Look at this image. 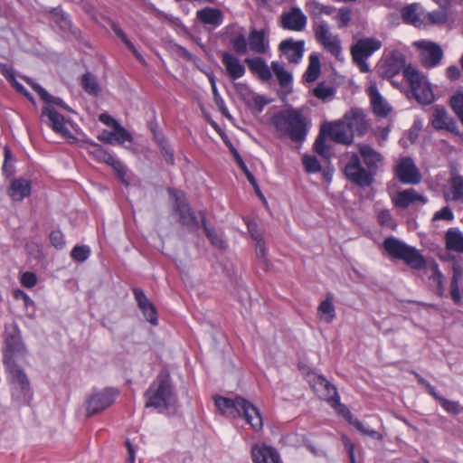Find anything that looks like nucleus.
<instances>
[{"instance_id": "e2e57ef3", "label": "nucleus", "mask_w": 463, "mask_h": 463, "mask_svg": "<svg viewBox=\"0 0 463 463\" xmlns=\"http://www.w3.org/2000/svg\"><path fill=\"white\" fill-rule=\"evenodd\" d=\"M331 405L334 407H339L341 413L345 416L346 420L353 426H354L355 421H360L359 420H357L354 417L352 412L345 405L341 404L340 402H339V404L332 403Z\"/></svg>"}, {"instance_id": "2f4dec72", "label": "nucleus", "mask_w": 463, "mask_h": 463, "mask_svg": "<svg viewBox=\"0 0 463 463\" xmlns=\"http://www.w3.org/2000/svg\"><path fill=\"white\" fill-rule=\"evenodd\" d=\"M200 215L202 219V225L211 243L220 250L225 249V241L222 239V237L216 232V231L213 228L207 225L205 214L203 212H201Z\"/></svg>"}, {"instance_id": "e433bc0d", "label": "nucleus", "mask_w": 463, "mask_h": 463, "mask_svg": "<svg viewBox=\"0 0 463 463\" xmlns=\"http://www.w3.org/2000/svg\"><path fill=\"white\" fill-rule=\"evenodd\" d=\"M317 311L323 316L321 317L322 320L326 323H331L335 317V311L332 303V298L327 297L324 301H322L318 306Z\"/></svg>"}, {"instance_id": "423d86ee", "label": "nucleus", "mask_w": 463, "mask_h": 463, "mask_svg": "<svg viewBox=\"0 0 463 463\" xmlns=\"http://www.w3.org/2000/svg\"><path fill=\"white\" fill-rule=\"evenodd\" d=\"M26 348L22 340L18 326L14 323L6 325L4 335V363L19 362L25 357Z\"/></svg>"}, {"instance_id": "4c0bfd02", "label": "nucleus", "mask_w": 463, "mask_h": 463, "mask_svg": "<svg viewBox=\"0 0 463 463\" xmlns=\"http://www.w3.org/2000/svg\"><path fill=\"white\" fill-rule=\"evenodd\" d=\"M81 87L87 93L94 96H98L100 91L96 77L90 72L83 74Z\"/></svg>"}, {"instance_id": "603ef678", "label": "nucleus", "mask_w": 463, "mask_h": 463, "mask_svg": "<svg viewBox=\"0 0 463 463\" xmlns=\"http://www.w3.org/2000/svg\"><path fill=\"white\" fill-rule=\"evenodd\" d=\"M458 276L459 275L455 270L454 274H453V278L451 279V283H450V296H451L452 300L456 304L460 303V300H461V294H460V290H459V287H458Z\"/></svg>"}, {"instance_id": "c03bdc74", "label": "nucleus", "mask_w": 463, "mask_h": 463, "mask_svg": "<svg viewBox=\"0 0 463 463\" xmlns=\"http://www.w3.org/2000/svg\"><path fill=\"white\" fill-rule=\"evenodd\" d=\"M313 94L317 99L326 100L335 95V89L332 86L326 85L325 82H320L313 90Z\"/></svg>"}, {"instance_id": "3c124183", "label": "nucleus", "mask_w": 463, "mask_h": 463, "mask_svg": "<svg viewBox=\"0 0 463 463\" xmlns=\"http://www.w3.org/2000/svg\"><path fill=\"white\" fill-rule=\"evenodd\" d=\"M90 253V248L86 245H81L75 246L71 252V256L74 260L82 262L89 258Z\"/></svg>"}, {"instance_id": "b1692460", "label": "nucleus", "mask_w": 463, "mask_h": 463, "mask_svg": "<svg viewBox=\"0 0 463 463\" xmlns=\"http://www.w3.org/2000/svg\"><path fill=\"white\" fill-rule=\"evenodd\" d=\"M344 121L353 136H363L368 128L364 115L359 110H351L349 113L345 114Z\"/></svg>"}, {"instance_id": "a878e982", "label": "nucleus", "mask_w": 463, "mask_h": 463, "mask_svg": "<svg viewBox=\"0 0 463 463\" xmlns=\"http://www.w3.org/2000/svg\"><path fill=\"white\" fill-rule=\"evenodd\" d=\"M404 68H406L404 56L398 52H394L384 61L383 73L387 78H392Z\"/></svg>"}, {"instance_id": "1a4fd4ad", "label": "nucleus", "mask_w": 463, "mask_h": 463, "mask_svg": "<svg viewBox=\"0 0 463 463\" xmlns=\"http://www.w3.org/2000/svg\"><path fill=\"white\" fill-rule=\"evenodd\" d=\"M8 381L12 386V395L15 399H23L30 391V382L18 362L4 363Z\"/></svg>"}, {"instance_id": "2eb2a0df", "label": "nucleus", "mask_w": 463, "mask_h": 463, "mask_svg": "<svg viewBox=\"0 0 463 463\" xmlns=\"http://www.w3.org/2000/svg\"><path fill=\"white\" fill-rule=\"evenodd\" d=\"M118 393V391L114 389H105L102 392L92 394L88 401L87 416L90 417L110 406Z\"/></svg>"}, {"instance_id": "a18cd8bd", "label": "nucleus", "mask_w": 463, "mask_h": 463, "mask_svg": "<svg viewBox=\"0 0 463 463\" xmlns=\"http://www.w3.org/2000/svg\"><path fill=\"white\" fill-rule=\"evenodd\" d=\"M339 28L346 27L352 20V10L347 6L341 7L335 16Z\"/></svg>"}, {"instance_id": "5701e85b", "label": "nucleus", "mask_w": 463, "mask_h": 463, "mask_svg": "<svg viewBox=\"0 0 463 463\" xmlns=\"http://www.w3.org/2000/svg\"><path fill=\"white\" fill-rule=\"evenodd\" d=\"M221 58L226 72L232 80H238L244 75L245 67L234 54L223 52L221 54Z\"/></svg>"}, {"instance_id": "39448f33", "label": "nucleus", "mask_w": 463, "mask_h": 463, "mask_svg": "<svg viewBox=\"0 0 463 463\" xmlns=\"http://www.w3.org/2000/svg\"><path fill=\"white\" fill-rule=\"evenodd\" d=\"M383 247L391 257L403 260L411 269L420 270L426 267V260L420 252L397 238L385 239Z\"/></svg>"}, {"instance_id": "864d4df0", "label": "nucleus", "mask_w": 463, "mask_h": 463, "mask_svg": "<svg viewBox=\"0 0 463 463\" xmlns=\"http://www.w3.org/2000/svg\"><path fill=\"white\" fill-rule=\"evenodd\" d=\"M439 402L443 407V409L449 413L458 415L461 411V407L458 402L442 398L439 399Z\"/></svg>"}, {"instance_id": "c85d7f7f", "label": "nucleus", "mask_w": 463, "mask_h": 463, "mask_svg": "<svg viewBox=\"0 0 463 463\" xmlns=\"http://www.w3.org/2000/svg\"><path fill=\"white\" fill-rule=\"evenodd\" d=\"M14 201H22L31 194V184L25 179H15L12 182L8 192Z\"/></svg>"}, {"instance_id": "de8ad7c7", "label": "nucleus", "mask_w": 463, "mask_h": 463, "mask_svg": "<svg viewBox=\"0 0 463 463\" xmlns=\"http://www.w3.org/2000/svg\"><path fill=\"white\" fill-rule=\"evenodd\" d=\"M302 163L307 173H317L321 170V165L314 156H304L302 157Z\"/></svg>"}, {"instance_id": "bb28decb", "label": "nucleus", "mask_w": 463, "mask_h": 463, "mask_svg": "<svg viewBox=\"0 0 463 463\" xmlns=\"http://www.w3.org/2000/svg\"><path fill=\"white\" fill-rule=\"evenodd\" d=\"M420 6L418 4L409 5L402 9V17L407 24L420 27L424 24L425 12H420Z\"/></svg>"}, {"instance_id": "a211bd4d", "label": "nucleus", "mask_w": 463, "mask_h": 463, "mask_svg": "<svg viewBox=\"0 0 463 463\" xmlns=\"http://www.w3.org/2000/svg\"><path fill=\"white\" fill-rule=\"evenodd\" d=\"M312 388L317 394L328 402L339 404L337 390L328 380L322 375H314Z\"/></svg>"}, {"instance_id": "f257e3e1", "label": "nucleus", "mask_w": 463, "mask_h": 463, "mask_svg": "<svg viewBox=\"0 0 463 463\" xmlns=\"http://www.w3.org/2000/svg\"><path fill=\"white\" fill-rule=\"evenodd\" d=\"M357 146L368 170L362 166L359 156L354 154L345 167V175L354 184L365 187L372 184L373 176L376 174L383 157L369 145L358 144Z\"/></svg>"}, {"instance_id": "7c9ffc66", "label": "nucleus", "mask_w": 463, "mask_h": 463, "mask_svg": "<svg viewBox=\"0 0 463 463\" xmlns=\"http://www.w3.org/2000/svg\"><path fill=\"white\" fill-rule=\"evenodd\" d=\"M245 62L248 64L251 72L257 74L262 80H269L271 78V72L263 59L247 58Z\"/></svg>"}, {"instance_id": "c9c22d12", "label": "nucleus", "mask_w": 463, "mask_h": 463, "mask_svg": "<svg viewBox=\"0 0 463 463\" xmlns=\"http://www.w3.org/2000/svg\"><path fill=\"white\" fill-rule=\"evenodd\" d=\"M430 270V280H431V284L436 287V293L439 296H442L445 290L444 283H443V275L441 274L439 266L437 263H432L429 267Z\"/></svg>"}, {"instance_id": "4d7b16f0", "label": "nucleus", "mask_w": 463, "mask_h": 463, "mask_svg": "<svg viewBox=\"0 0 463 463\" xmlns=\"http://www.w3.org/2000/svg\"><path fill=\"white\" fill-rule=\"evenodd\" d=\"M354 427L359 432H361L364 435H367V436H369L373 439H378V440L383 439V435L381 433H379L376 430H369V429L365 428L364 425L361 421H355Z\"/></svg>"}, {"instance_id": "dca6fc26", "label": "nucleus", "mask_w": 463, "mask_h": 463, "mask_svg": "<svg viewBox=\"0 0 463 463\" xmlns=\"http://www.w3.org/2000/svg\"><path fill=\"white\" fill-rule=\"evenodd\" d=\"M395 174L402 184H417L421 181V175L411 157L400 160Z\"/></svg>"}, {"instance_id": "0e129e2a", "label": "nucleus", "mask_w": 463, "mask_h": 463, "mask_svg": "<svg viewBox=\"0 0 463 463\" xmlns=\"http://www.w3.org/2000/svg\"><path fill=\"white\" fill-rule=\"evenodd\" d=\"M54 19L55 23L58 24V25L63 29H69L71 26V21L68 19V17L64 14H60L59 12L54 13Z\"/></svg>"}, {"instance_id": "5fc2aeb1", "label": "nucleus", "mask_w": 463, "mask_h": 463, "mask_svg": "<svg viewBox=\"0 0 463 463\" xmlns=\"http://www.w3.org/2000/svg\"><path fill=\"white\" fill-rule=\"evenodd\" d=\"M232 154L237 165H239V167L242 170V172L246 175L248 181H254V175L248 169L242 157L240 156L239 152L237 151V149L235 147H232Z\"/></svg>"}, {"instance_id": "6e6d98bb", "label": "nucleus", "mask_w": 463, "mask_h": 463, "mask_svg": "<svg viewBox=\"0 0 463 463\" xmlns=\"http://www.w3.org/2000/svg\"><path fill=\"white\" fill-rule=\"evenodd\" d=\"M211 84H212V90H213V98H214V101H215L216 105L219 107V109L222 111V115L228 116L229 115L228 109H226V107L224 105V101H223V99H222V97L220 96V94H219V92L217 90V88H216V85H215V80H214L213 78L211 79Z\"/></svg>"}, {"instance_id": "ea45409f", "label": "nucleus", "mask_w": 463, "mask_h": 463, "mask_svg": "<svg viewBox=\"0 0 463 463\" xmlns=\"http://www.w3.org/2000/svg\"><path fill=\"white\" fill-rule=\"evenodd\" d=\"M424 18H427L431 24H444L448 21L449 14L446 7L441 5L439 10L425 13Z\"/></svg>"}, {"instance_id": "49530a36", "label": "nucleus", "mask_w": 463, "mask_h": 463, "mask_svg": "<svg viewBox=\"0 0 463 463\" xmlns=\"http://www.w3.org/2000/svg\"><path fill=\"white\" fill-rule=\"evenodd\" d=\"M249 230L251 232V236L256 241V255L257 257L263 261V263H267L266 258V250L264 246V241L262 237L260 234H255L251 229V226L249 225Z\"/></svg>"}, {"instance_id": "473e14b6", "label": "nucleus", "mask_w": 463, "mask_h": 463, "mask_svg": "<svg viewBox=\"0 0 463 463\" xmlns=\"http://www.w3.org/2000/svg\"><path fill=\"white\" fill-rule=\"evenodd\" d=\"M446 247L449 250L463 253V235L458 231L449 230L445 235Z\"/></svg>"}, {"instance_id": "09e8293b", "label": "nucleus", "mask_w": 463, "mask_h": 463, "mask_svg": "<svg viewBox=\"0 0 463 463\" xmlns=\"http://www.w3.org/2000/svg\"><path fill=\"white\" fill-rule=\"evenodd\" d=\"M326 132H322L321 130L314 144V150L316 151V153H317L319 156L323 157L329 156L328 148L326 144Z\"/></svg>"}, {"instance_id": "338daca9", "label": "nucleus", "mask_w": 463, "mask_h": 463, "mask_svg": "<svg viewBox=\"0 0 463 463\" xmlns=\"http://www.w3.org/2000/svg\"><path fill=\"white\" fill-rule=\"evenodd\" d=\"M27 82L31 85L33 90H35L40 98L44 100L51 98V94H49L43 88H42L39 84L33 82L32 80L27 79Z\"/></svg>"}, {"instance_id": "bf43d9fd", "label": "nucleus", "mask_w": 463, "mask_h": 463, "mask_svg": "<svg viewBox=\"0 0 463 463\" xmlns=\"http://www.w3.org/2000/svg\"><path fill=\"white\" fill-rule=\"evenodd\" d=\"M50 240L52 244L57 249L62 248L65 244L63 234L60 231L52 232L50 234Z\"/></svg>"}, {"instance_id": "6ab92c4d", "label": "nucleus", "mask_w": 463, "mask_h": 463, "mask_svg": "<svg viewBox=\"0 0 463 463\" xmlns=\"http://www.w3.org/2000/svg\"><path fill=\"white\" fill-rule=\"evenodd\" d=\"M430 122L432 127L437 130H448L453 132L457 128L456 121L441 106L433 107L430 116Z\"/></svg>"}, {"instance_id": "f704fd0d", "label": "nucleus", "mask_w": 463, "mask_h": 463, "mask_svg": "<svg viewBox=\"0 0 463 463\" xmlns=\"http://www.w3.org/2000/svg\"><path fill=\"white\" fill-rule=\"evenodd\" d=\"M449 192L453 201L463 200V176L456 172H453L449 181Z\"/></svg>"}, {"instance_id": "412c9836", "label": "nucleus", "mask_w": 463, "mask_h": 463, "mask_svg": "<svg viewBox=\"0 0 463 463\" xmlns=\"http://www.w3.org/2000/svg\"><path fill=\"white\" fill-rule=\"evenodd\" d=\"M373 112L379 118H386L392 111V107L386 99L380 94L378 88L372 85L368 88Z\"/></svg>"}, {"instance_id": "4468645a", "label": "nucleus", "mask_w": 463, "mask_h": 463, "mask_svg": "<svg viewBox=\"0 0 463 463\" xmlns=\"http://www.w3.org/2000/svg\"><path fill=\"white\" fill-rule=\"evenodd\" d=\"M316 39L336 59H340L342 48L337 36H333L326 23L317 24L315 29Z\"/></svg>"}, {"instance_id": "f03ea898", "label": "nucleus", "mask_w": 463, "mask_h": 463, "mask_svg": "<svg viewBox=\"0 0 463 463\" xmlns=\"http://www.w3.org/2000/svg\"><path fill=\"white\" fill-rule=\"evenodd\" d=\"M271 124L279 137H288L293 142L301 143L306 139L308 121L301 109H288L275 114Z\"/></svg>"}, {"instance_id": "9b49d317", "label": "nucleus", "mask_w": 463, "mask_h": 463, "mask_svg": "<svg viewBox=\"0 0 463 463\" xmlns=\"http://www.w3.org/2000/svg\"><path fill=\"white\" fill-rule=\"evenodd\" d=\"M279 24L284 30L302 32L307 27V16L300 7L293 5L281 13Z\"/></svg>"}, {"instance_id": "79ce46f5", "label": "nucleus", "mask_w": 463, "mask_h": 463, "mask_svg": "<svg viewBox=\"0 0 463 463\" xmlns=\"http://www.w3.org/2000/svg\"><path fill=\"white\" fill-rule=\"evenodd\" d=\"M138 307L142 310L143 315L146 317V320L150 324H152L153 326L157 325L158 320L156 317V310L155 306L151 303L149 299L140 304Z\"/></svg>"}, {"instance_id": "f8f14e48", "label": "nucleus", "mask_w": 463, "mask_h": 463, "mask_svg": "<svg viewBox=\"0 0 463 463\" xmlns=\"http://www.w3.org/2000/svg\"><path fill=\"white\" fill-rule=\"evenodd\" d=\"M41 118L55 133L61 135L69 140H76L75 137L66 126L69 120H66L65 118L52 106L43 108Z\"/></svg>"}, {"instance_id": "6e6552de", "label": "nucleus", "mask_w": 463, "mask_h": 463, "mask_svg": "<svg viewBox=\"0 0 463 463\" xmlns=\"http://www.w3.org/2000/svg\"><path fill=\"white\" fill-rule=\"evenodd\" d=\"M382 47V43L376 38L360 39L351 48V54L354 62L359 67L362 72L370 71L366 60Z\"/></svg>"}, {"instance_id": "7ed1b4c3", "label": "nucleus", "mask_w": 463, "mask_h": 463, "mask_svg": "<svg viewBox=\"0 0 463 463\" xmlns=\"http://www.w3.org/2000/svg\"><path fill=\"white\" fill-rule=\"evenodd\" d=\"M215 405L222 414L232 418L243 415L251 428L258 431L262 429L263 421L259 410L249 401L237 396L234 399L217 397Z\"/></svg>"}, {"instance_id": "393cba45", "label": "nucleus", "mask_w": 463, "mask_h": 463, "mask_svg": "<svg viewBox=\"0 0 463 463\" xmlns=\"http://www.w3.org/2000/svg\"><path fill=\"white\" fill-rule=\"evenodd\" d=\"M393 204L402 209H406L414 202L420 201L421 203H426L427 199L418 194L415 189L409 188L401 192H398L394 196L392 197Z\"/></svg>"}, {"instance_id": "ddd939ff", "label": "nucleus", "mask_w": 463, "mask_h": 463, "mask_svg": "<svg viewBox=\"0 0 463 463\" xmlns=\"http://www.w3.org/2000/svg\"><path fill=\"white\" fill-rule=\"evenodd\" d=\"M420 51V61L425 68L438 66L443 58V50L436 43L421 41L415 43Z\"/></svg>"}, {"instance_id": "a19ab883", "label": "nucleus", "mask_w": 463, "mask_h": 463, "mask_svg": "<svg viewBox=\"0 0 463 463\" xmlns=\"http://www.w3.org/2000/svg\"><path fill=\"white\" fill-rule=\"evenodd\" d=\"M232 50L240 55H245L248 52V42L244 34L238 33L231 39Z\"/></svg>"}, {"instance_id": "4be33fe9", "label": "nucleus", "mask_w": 463, "mask_h": 463, "mask_svg": "<svg viewBox=\"0 0 463 463\" xmlns=\"http://www.w3.org/2000/svg\"><path fill=\"white\" fill-rule=\"evenodd\" d=\"M251 458L253 463H281L278 451L267 445H254L251 448Z\"/></svg>"}, {"instance_id": "cd10ccee", "label": "nucleus", "mask_w": 463, "mask_h": 463, "mask_svg": "<svg viewBox=\"0 0 463 463\" xmlns=\"http://www.w3.org/2000/svg\"><path fill=\"white\" fill-rule=\"evenodd\" d=\"M196 16L203 24L214 27L219 26L223 19L222 11L213 7H204L197 11Z\"/></svg>"}, {"instance_id": "0eeeda50", "label": "nucleus", "mask_w": 463, "mask_h": 463, "mask_svg": "<svg viewBox=\"0 0 463 463\" xmlns=\"http://www.w3.org/2000/svg\"><path fill=\"white\" fill-rule=\"evenodd\" d=\"M403 75L409 81L412 94L419 103L430 104L434 100L431 86L423 73L409 65L404 68Z\"/></svg>"}, {"instance_id": "13d9d810", "label": "nucleus", "mask_w": 463, "mask_h": 463, "mask_svg": "<svg viewBox=\"0 0 463 463\" xmlns=\"http://www.w3.org/2000/svg\"><path fill=\"white\" fill-rule=\"evenodd\" d=\"M454 218V214L451 209L449 206L443 207L441 210L435 213L432 221L444 220V221H452Z\"/></svg>"}, {"instance_id": "9d476101", "label": "nucleus", "mask_w": 463, "mask_h": 463, "mask_svg": "<svg viewBox=\"0 0 463 463\" xmlns=\"http://www.w3.org/2000/svg\"><path fill=\"white\" fill-rule=\"evenodd\" d=\"M170 194L175 199V211L179 216V222L188 228H198L199 222L194 212L189 206L183 192L169 189Z\"/></svg>"}, {"instance_id": "aec40b11", "label": "nucleus", "mask_w": 463, "mask_h": 463, "mask_svg": "<svg viewBox=\"0 0 463 463\" xmlns=\"http://www.w3.org/2000/svg\"><path fill=\"white\" fill-rule=\"evenodd\" d=\"M304 46L305 42L302 40L287 39L279 43V48L289 62L297 64L303 57Z\"/></svg>"}, {"instance_id": "8fccbe9b", "label": "nucleus", "mask_w": 463, "mask_h": 463, "mask_svg": "<svg viewBox=\"0 0 463 463\" xmlns=\"http://www.w3.org/2000/svg\"><path fill=\"white\" fill-rule=\"evenodd\" d=\"M115 143L123 144L124 142H131L132 137L130 133L121 127L118 122H114Z\"/></svg>"}, {"instance_id": "774afa93", "label": "nucleus", "mask_w": 463, "mask_h": 463, "mask_svg": "<svg viewBox=\"0 0 463 463\" xmlns=\"http://www.w3.org/2000/svg\"><path fill=\"white\" fill-rule=\"evenodd\" d=\"M98 139L107 144H115V130L108 131L104 130L99 137Z\"/></svg>"}, {"instance_id": "20e7f679", "label": "nucleus", "mask_w": 463, "mask_h": 463, "mask_svg": "<svg viewBox=\"0 0 463 463\" xmlns=\"http://www.w3.org/2000/svg\"><path fill=\"white\" fill-rule=\"evenodd\" d=\"M145 406L159 412L167 410L176 402V395L171 383L170 375L160 373L145 392Z\"/></svg>"}, {"instance_id": "f3484780", "label": "nucleus", "mask_w": 463, "mask_h": 463, "mask_svg": "<svg viewBox=\"0 0 463 463\" xmlns=\"http://www.w3.org/2000/svg\"><path fill=\"white\" fill-rule=\"evenodd\" d=\"M322 132H326L333 141L339 144H351L354 137L344 120L324 124L322 126Z\"/></svg>"}, {"instance_id": "c756f323", "label": "nucleus", "mask_w": 463, "mask_h": 463, "mask_svg": "<svg viewBox=\"0 0 463 463\" xmlns=\"http://www.w3.org/2000/svg\"><path fill=\"white\" fill-rule=\"evenodd\" d=\"M248 44L250 49L255 53H264L268 48L265 43V33L264 31L251 29L249 37Z\"/></svg>"}, {"instance_id": "58836bf2", "label": "nucleus", "mask_w": 463, "mask_h": 463, "mask_svg": "<svg viewBox=\"0 0 463 463\" xmlns=\"http://www.w3.org/2000/svg\"><path fill=\"white\" fill-rule=\"evenodd\" d=\"M271 69L281 87H287L292 80L291 74L278 61L271 62Z\"/></svg>"}, {"instance_id": "69168bd1", "label": "nucleus", "mask_w": 463, "mask_h": 463, "mask_svg": "<svg viewBox=\"0 0 463 463\" xmlns=\"http://www.w3.org/2000/svg\"><path fill=\"white\" fill-rule=\"evenodd\" d=\"M342 441L347 449L351 463H356L354 455V444L345 435L342 437Z\"/></svg>"}, {"instance_id": "72a5a7b5", "label": "nucleus", "mask_w": 463, "mask_h": 463, "mask_svg": "<svg viewBox=\"0 0 463 463\" xmlns=\"http://www.w3.org/2000/svg\"><path fill=\"white\" fill-rule=\"evenodd\" d=\"M321 65L317 54L313 53L309 56V64L305 72V79L307 82H314L320 75Z\"/></svg>"}, {"instance_id": "052dcab7", "label": "nucleus", "mask_w": 463, "mask_h": 463, "mask_svg": "<svg viewBox=\"0 0 463 463\" xmlns=\"http://www.w3.org/2000/svg\"><path fill=\"white\" fill-rule=\"evenodd\" d=\"M21 283L26 288H33L37 283L36 275L33 272H24L21 277Z\"/></svg>"}, {"instance_id": "680f3d73", "label": "nucleus", "mask_w": 463, "mask_h": 463, "mask_svg": "<svg viewBox=\"0 0 463 463\" xmlns=\"http://www.w3.org/2000/svg\"><path fill=\"white\" fill-rule=\"evenodd\" d=\"M323 5L317 0H310L306 4V7L311 15L317 16L322 14Z\"/></svg>"}, {"instance_id": "37998d69", "label": "nucleus", "mask_w": 463, "mask_h": 463, "mask_svg": "<svg viewBox=\"0 0 463 463\" xmlns=\"http://www.w3.org/2000/svg\"><path fill=\"white\" fill-rule=\"evenodd\" d=\"M89 144L93 147L91 154L94 157H96L99 161L104 162L107 165L113 160L114 156L106 151L100 145L96 144L94 142H89Z\"/></svg>"}]
</instances>
